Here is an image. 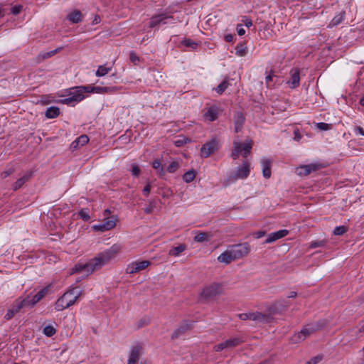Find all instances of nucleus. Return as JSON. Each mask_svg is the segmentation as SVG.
Instances as JSON below:
<instances>
[{
	"mask_svg": "<svg viewBox=\"0 0 364 364\" xmlns=\"http://www.w3.org/2000/svg\"><path fill=\"white\" fill-rule=\"evenodd\" d=\"M326 242L324 240L321 241H316V242H312L309 245L310 248H316L318 247H323L325 245Z\"/></svg>",
	"mask_w": 364,
	"mask_h": 364,
	"instance_id": "obj_48",
	"label": "nucleus"
},
{
	"mask_svg": "<svg viewBox=\"0 0 364 364\" xmlns=\"http://www.w3.org/2000/svg\"><path fill=\"white\" fill-rule=\"evenodd\" d=\"M28 299L30 295H27L26 297H19L13 303L10 309L16 314L23 307H31Z\"/></svg>",
	"mask_w": 364,
	"mask_h": 364,
	"instance_id": "obj_19",
	"label": "nucleus"
},
{
	"mask_svg": "<svg viewBox=\"0 0 364 364\" xmlns=\"http://www.w3.org/2000/svg\"><path fill=\"white\" fill-rule=\"evenodd\" d=\"M195 177H196V172L194 171V170L191 169V170L186 171L183 175V180L186 183H191L194 180Z\"/></svg>",
	"mask_w": 364,
	"mask_h": 364,
	"instance_id": "obj_33",
	"label": "nucleus"
},
{
	"mask_svg": "<svg viewBox=\"0 0 364 364\" xmlns=\"http://www.w3.org/2000/svg\"><path fill=\"white\" fill-rule=\"evenodd\" d=\"M181 46H198V44L192 41L190 39H184L181 42Z\"/></svg>",
	"mask_w": 364,
	"mask_h": 364,
	"instance_id": "obj_51",
	"label": "nucleus"
},
{
	"mask_svg": "<svg viewBox=\"0 0 364 364\" xmlns=\"http://www.w3.org/2000/svg\"><path fill=\"white\" fill-rule=\"evenodd\" d=\"M245 24L247 27H250L252 25V21L249 19H246L245 21Z\"/></svg>",
	"mask_w": 364,
	"mask_h": 364,
	"instance_id": "obj_62",
	"label": "nucleus"
},
{
	"mask_svg": "<svg viewBox=\"0 0 364 364\" xmlns=\"http://www.w3.org/2000/svg\"><path fill=\"white\" fill-rule=\"evenodd\" d=\"M112 70V67H107L105 65H100L96 71L97 77H102L107 74Z\"/></svg>",
	"mask_w": 364,
	"mask_h": 364,
	"instance_id": "obj_35",
	"label": "nucleus"
},
{
	"mask_svg": "<svg viewBox=\"0 0 364 364\" xmlns=\"http://www.w3.org/2000/svg\"><path fill=\"white\" fill-rule=\"evenodd\" d=\"M180 331H181V328H179V329L176 330V331L173 333V335H172V338H175V337L178 336V335L179 334Z\"/></svg>",
	"mask_w": 364,
	"mask_h": 364,
	"instance_id": "obj_63",
	"label": "nucleus"
},
{
	"mask_svg": "<svg viewBox=\"0 0 364 364\" xmlns=\"http://www.w3.org/2000/svg\"><path fill=\"white\" fill-rule=\"evenodd\" d=\"M219 147V140L217 138H212L202 145L200 150V156L202 158H208Z\"/></svg>",
	"mask_w": 364,
	"mask_h": 364,
	"instance_id": "obj_10",
	"label": "nucleus"
},
{
	"mask_svg": "<svg viewBox=\"0 0 364 364\" xmlns=\"http://www.w3.org/2000/svg\"><path fill=\"white\" fill-rule=\"evenodd\" d=\"M79 215L85 221H87L90 218V215H89V212H88V210L87 209H82V210H80V212H79Z\"/></svg>",
	"mask_w": 364,
	"mask_h": 364,
	"instance_id": "obj_43",
	"label": "nucleus"
},
{
	"mask_svg": "<svg viewBox=\"0 0 364 364\" xmlns=\"http://www.w3.org/2000/svg\"><path fill=\"white\" fill-rule=\"evenodd\" d=\"M51 284H48L46 287L41 289L35 295L31 296L30 299H28V301L31 307H33L38 302H39L42 299H43L46 295L50 294Z\"/></svg>",
	"mask_w": 364,
	"mask_h": 364,
	"instance_id": "obj_15",
	"label": "nucleus"
},
{
	"mask_svg": "<svg viewBox=\"0 0 364 364\" xmlns=\"http://www.w3.org/2000/svg\"><path fill=\"white\" fill-rule=\"evenodd\" d=\"M89 142V137L85 135L82 134L77 137L75 141H73L70 144V149L72 150H76L79 148L85 146Z\"/></svg>",
	"mask_w": 364,
	"mask_h": 364,
	"instance_id": "obj_23",
	"label": "nucleus"
},
{
	"mask_svg": "<svg viewBox=\"0 0 364 364\" xmlns=\"http://www.w3.org/2000/svg\"><path fill=\"white\" fill-rule=\"evenodd\" d=\"M131 172L133 176H138L141 170L137 164H132Z\"/></svg>",
	"mask_w": 364,
	"mask_h": 364,
	"instance_id": "obj_49",
	"label": "nucleus"
},
{
	"mask_svg": "<svg viewBox=\"0 0 364 364\" xmlns=\"http://www.w3.org/2000/svg\"><path fill=\"white\" fill-rule=\"evenodd\" d=\"M188 139L183 137L182 139H178L175 140L173 141V143L176 146H181L183 144H186L188 142Z\"/></svg>",
	"mask_w": 364,
	"mask_h": 364,
	"instance_id": "obj_50",
	"label": "nucleus"
},
{
	"mask_svg": "<svg viewBox=\"0 0 364 364\" xmlns=\"http://www.w3.org/2000/svg\"><path fill=\"white\" fill-rule=\"evenodd\" d=\"M290 79L287 81L289 87L295 88L299 85L300 77L299 70L297 68H292L289 73Z\"/></svg>",
	"mask_w": 364,
	"mask_h": 364,
	"instance_id": "obj_21",
	"label": "nucleus"
},
{
	"mask_svg": "<svg viewBox=\"0 0 364 364\" xmlns=\"http://www.w3.org/2000/svg\"><path fill=\"white\" fill-rule=\"evenodd\" d=\"M179 168V164L176 161H173L170 163V164L167 166L166 171L168 173H174Z\"/></svg>",
	"mask_w": 364,
	"mask_h": 364,
	"instance_id": "obj_37",
	"label": "nucleus"
},
{
	"mask_svg": "<svg viewBox=\"0 0 364 364\" xmlns=\"http://www.w3.org/2000/svg\"><path fill=\"white\" fill-rule=\"evenodd\" d=\"M85 93H87L86 86H80L71 88L68 97L63 99L61 102L65 105L75 106L77 103L85 99Z\"/></svg>",
	"mask_w": 364,
	"mask_h": 364,
	"instance_id": "obj_5",
	"label": "nucleus"
},
{
	"mask_svg": "<svg viewBox=\"0 0 364 364\" xmlns=\"http://www.w3.org/2000/svg\"><path fill=\"white\" fill-rule=\"evenodd\" d=\"M219 114V107L216 105H211L203 109V116L205 121L213 122L218 119Z\"/></svg>",
	"mask_w": 364,
	"mask_h": 364,
	"instance_id": "obj_17",
	"label": "nucleus"
},
{
	"mask_svg": "<svg viewBox=\"0 0 364 364\" xmlns=\"http://www.w3.org/2000/svg\"><path fill=\"white\" fill-rule=\"evenodd\" d=\"M151 191V186L149 184H147L144 188H143V193L146 196H148Z\"/></svg>",
	"mask_w": 364,
	"mask_h": 364,
	"instance_id": "obj_60",
	"label": "nucleus"
},
{
	"mask_svg": "<svg viewBox=\"0 0 364 364\" xmlns=\"http://www.w3.org/2000/svg\"><path fill=\"white\" fill-rule=\"evenodd\" d=\"M60 114V109L57 107H50L46 111V117L48 119L57 117Z\"/></svg>",
	"mask_w": 364,
	"mask_h": 364,
	"instance_id": "obj_31",
	"label": "nucleus"
},
{
	"mask_svg": "<svg viewBox=\"0 0 364 364\" xmlns=\"http://www.w3.org/2000/svg\"><path fill=\"white\" fill-rule=\"evenodd\" d=\"M264 235H265V232L263 230H259V231H257L253 233V236L257 239L261 238Z\"/></svg>",
	"mask_w": 364,
	"mask_h": 364,
	"instance_id": "obj_54",
	"label": "nucleus"
},
{
	"mask_svg": "<svg viewBox=\"0 0 364 364\" xmlns=\"http://www.w3.org/2000/svg\"><path fill=\"white\" fill-rule=\"evenodd\" d=\"M235 38V35L232 34V33H225L223 36V38L225 41V42H227V43H233Z\"/></svg>",
	"mask_w": 364,
	"mask_h": 364,
	"instance_id": "obj_47",
	"label": "nucleus"
},
{
	"mask_svg": "<svg viewBox=\"0 0 364 364\" xmlns=\"http://www.w3.org/2000/svg\"><path fill=\"white\" fill-rule=\"evenodd\" d=\"M345 11L340 12L337 14L331 20L329 23L330 27L336 26L340 24L343 20L345 17Z\"/></svg>",
	"mask_w": 364,
	"mask_h": 364,
	"instance_id": "obj_30",
	"label": "nucleus"
},
{
	"mask_svg": "<svg viewBox=\"0 0 364 364\" xmlns=\"http://www.w3.org/2000/svg\"><path fill=\"white\" fill-rule=\"evenodd\" d=\"M252 141H247L245 144H242L239 141H235L233 143V150L231 156L233 159H237L240 155L247 157L252 149Z\"/></svg>",
	"mask_w": 364,
	"mask_h": 364,
	"instance_id": "obj_6",
	"label": "nucleus"
},
{
	"mask_svg": "<svg viewBox=\"0 0 364 364\" xmlns=\"http://www.w3.org/2000/svg\"><path fill=\"white\" fill-rule=\"evenodd\" d=\"M214 349L215 351L218 352V351H220L223 349H225V345H223V342L218 344V345H216L215 347H214Z\"/></svg>",
	"mask_w": 364,
	"mask_h": 364,
	"instance_id": "obj_57",
	"label": "nucleus"
},
{
	"mask_svg": "<svg viewBox=\"0 0 364 364\" xmlns=\"http://www.w3.org/2000/svg\"><path fill=\"white\" fill-rule=\"evenodd\" d=\"M117 218L114 215L107 217L103 221L99 224L94 225L92 229L98 232H105L115 228L117 225Z\"/></svg>",
	"mask_w": 364,
	"mask_h": 364,
	"instance_id": "obj_11",
	"label": "nucleus"
},
{
	"mask_svg": "<svg viewBox=\"0 0 364 364\" xmlns=\"http://www.w3.org/2000/svg\"><path fill=\"white\" fill-rule=\"evenodd\" d=\"M56 332L55 328L53 326H46L43 328V333L47 336H52Z\"/></svg>",
	"mask_w": 364,
	"mask_h": 364,
	"instance_id": "obj_41",
	"label": "nucleus"
},
{
	"mask_svg": "<svg viewBox=\"0 0 364 364\" xmlns=\"http://www.w3.org/2000/svg\"><path fill=\"white\" fill-rule=\"evenodd\" d=\"M82 289L79 287H70L55 303V309L63 311L73 306L82 295Z\"/></svg>",
	"mask_w": 364,
	"mask_h": 364,
	"instance_id": "obj_3",
	"label": "nucleus"
},
{
	"mask_svg": "<svg viewBox=\"0 0 364 364\" xmlns=\"http://www.w3.org/2000/svg\"><path fill=\"white\" fill-rule=\"evenodd\" d=\"M187 249V245L186 244H180L176 247H173L168 251V255L173 257H178L182 252H183Z\"/></svg>",
	"mask_w": 364,
	"mask_h": 364,
	"instance_id": "obj_26",
	"label": "nucleus"
},
{
	"mask_svg": "<svg viewBox=\"0 0 364 364\" xmlns=\"http://www.w3.org/2000/svg\"><path fill=\"white\" fill-rule=\"evenodd\" d=\"M58 48L52 50L50 51L44 52L40 54L39 57L41 60L49 58L52 57L53 55H55L58 52Z\"/></svg>",
	"mask_w": 364,
	"mask_h": 364,
	"instance_id": "obj_39",
	"label": "nucleus"
},
{
	"mask_svg": "<svg viewBox=\"0 0 364 364\" xmlns=\"http://www.w3.org/2000/svg\"><path fill=\"white\" fill-rule=\"evenodd\" d=\"M67 19L73 23H77L82 21V14L80 11L75 10L67 16Z\"/></svg>",
	"mask_w": 364,
	"mask_h": 364,
	"instance_id": "obj_27",
	"label": "nucleus"
},
{
	"mask_svg": "<svg viewBox=\"0 0 364 364\" xmlns=\"http://www.w3.org/2000/svg\"><path fill=\"white\" fill-rule=\"evenodd\" d=\"M30 176L31 173H26L21 178H18L14 185V189L17 190L20 188L24 184V183L28 181Z\"/></svg>",
	"mask_w": 364,
	"mask_h": 364,
	"instance_id": "obj_32",
	"label": "nucleus"
},
{
	"mask_svg": "<svg viewBox=\"0 0 364 364\" xmlns=\"http://www.w3.org/2000/svg\"><path fill=\"white\" fill-rule=\"evenodd\" d=\"M229 83L227 79H225L220 84L215 88V91L218 94H222L228 87Z\"/></svg>",
	"mask_w": 364,
	"mask_h": 364,
	"instance_id": "obj_36",
	"label": "nucleus"
},
{
	"mask_svg": "<svg viewBox=\"0 0 364 364\" xmlns=\"http://www.w3.org/2000/svg\"><path fill=\"white\" fill-rule=\"evenodd\" d=\"M234 129L236 133L241 131L242 126L245 123V118L242 113L238 112L234 115Z\"/></svg>",
	"mask_w": 364,
	"mask_h": 364,
	"instance_id": "obj_24",
	"label": "nucleus"
},
{
	"mask_svg": "<svg viewBox=\"0 0 364 364\" xmlns=\"http://www.w3.org/2000/svg\"><path fill=\"white\" fill-rule=\"evenodd\" d=\"M238 317L241 320H250L257 323H267L272 319L270 314H262L258 311L240 314H238Z\"/></svg>",
	"mask_w": 364,
	"mask_h": 364,
	"instance_id": "obj_7",
	"label": "nucleus"
},
{
	"mask_svg": "<svg viewBox=\"0 0 364 364\" xmlns=\"http://www.w3.org/2000/svg\"><path fill=\"white\" fill-rule=\"evenodd\" d=\"M289 234L287 230H280L277 232H272L267 235L265 240V243H272L276 240L283 238Z\"/></svg>",
	"mask_w": 364,
	"mask_h": 364,
	"instance_id": "obj_22",
	"label": "nucleus"
},
{
	"mask_svg": "<svg viewBox=\"0 0 364 364\" xmlns=\"http://www.w3.org/2000/svg\"><path fill=\"white\" fill-rule=\"evenodd\" d=\"M141 355V347L139 346H134L129 352L127 364H138Z\"/></svg>",
	"mask_w": 364,
	"mask_h": 364,
	"instance_id": "obj_20",
	"label": "nucleus"
},
{
	"mask_svg": "<svg viewBox=\"0 0 364 364\" xmlns=\"http://www.w3.org/2000/svg\"><path fill=\"white\" fill-rule=\"evenodd\" d=\"M129 60L135 65H138L140 61V58L134 53L132 52L129 53Z\"/></svg>",
	"mask_w": 364,
	"mask_h": 364,
	"instance_id": "obj_45",
	"label": "nucleus"
},
{
	"mask_svg": "<svg viewBox=\"0 0 364 364\" xmlns=\"http://www.w3.org/2000/svg\"><path fill=\"white\" fill-rule=\"evenodd\" d=\"M28 299L30 295H27L26 297H19L13 303L10 309L16 314L23 307H31Z\"/></svg>",
	"mask_w": 364,
	"mask_h": 364,
	"instance_id": "obj_18",
	"label": "nucleus"
},
{
	"mask_svg": "<svg viewBox=\"0 0 364 364\" xmlns=\"http://www.w3.org/2000/svg\"><path fill=\"white\" fill-rule=\"evenodd\" d=\"M316 127L322 131H327L331 128V125L330 124L324 123V122H318L316 124Z\"/></svg>",
	"mask_w": 364,
	"mask_h": 364,
	"instance_id": "obj_42",
	"label": "nucleus"
},
{
	"mask_svg": "<svg viewBox=\"0 0 364 364\" xmlns=\"http://www.w3.org/2000/svg\"><path fill=\"white\" fill-rule=\"evenodd\" d=\"M320 168L321 164L318 163L301 165L296 168V173L299 176H307L311 173L318 170Z\"/></svg>",
	"mask_w": 364,
	"mask_h": 364,
	"instance_id": "obj_16",
	"label": "nucleus"
},
{
	"mask_svg": "<svg viewBox=\"0 0 364 364\" xmlns=\"http://www.w3.org/2000/svg\"><path fill=\"white\" fill-rule=\"evenodd\" d=\"M173 17L165 13L153 16L149 21L150 28H158L160 25L173 23Z\"/></svg>",
	"mask_w": 364,
	"mask_h": 364,
	"instance_id": "obj_9",
	"label": "nucleus"
},
{
	"mask_svg": "<svg viewBox=\"0 0 364 364\" xmlns=\"http://www.w3.org/2000/svg\"><path fill=\"white\" fill-rule=\"evenodd\" d=\"M148 260H136L129 263L126 268V273L133 274L145 269L150 265Z\"/></svg>",
	"mask_w": 364,
	"mask_h": 364,
	"instance_id": "obj_12",
	"label": "nucleus"
},
{
	"mask_svg": "<svg viewBox=\"0 0 364 364\" xmlns=\"http://www.w3.org/2000/svg\"><path fill=\"white\" fill-rule=\"evenodd\" d=\"M250 250V245L247 242L232 245L218 257V260L228 264L247 256Z\"/></svg>",
	"mask_w": 364,
	"mask_h": 364,
	"instance_id": "obj_2",
	"label": "nucleus"
},
{
	"mask_svg": "<svg viewBox=\"0 0 364 364\" xmlns=\"http://www.w3.org/2000/svg\"><path fill=\"white\" fill-rule=\"evenodd\" d=\"M87 93H97V94H113L120 90L119 87H100L86 85Z\"/></svg>",
	"mask_w": 364,
	"mask_h": 364,
	"instance_id": "obj_14",
	"label": "nucleus"
},
{
	"mask_svg": "<svg viewBox=\"0 0 364 364\" xmlns=\"http://www.w3.org/2000/svg\"><path fill=\"white\" fill-rule=\"evenodd\" d=\"M194 240L197 242H203L205 241H208L210 238V235L208 232H200V231H195L194 232Z\"/></svg>",
	"mask_w": 364,
	"mask_h": 364,
	"instance_id": "obj_28",
	"label": "nucleus"
},
{
	"mask_svg": "<svg viewBox=\"0 0 364 364\" xmlns=\"http://www.w3.org/2000/svg\"><path fill=\"white\" fill-rule=\"evenodd\" d=\"M223 286L220 283H213L205 286L202 291V296L205 298L220 294L223 291Z\"/></svg>",
	"mask_w": 364,
	"mask_h": 364,
	"instance_id": "obj_13",
	"label": "nucleus"
},
{
	"mask_svg": "<svg viewBox=\"0 0 364 364\" xmlns=\"http://www.w3.org/2000/svg\"><path fill=\"white\" fill-rule=\"evenodd\" d=\"M359 104L362 106H364V96L360 99Z\"/></svg>",
	"mask_w": 364,
	"mask_h": 364,
	"instance_id": "obj_64",
	"label": "nucleus"
},
{
	"mask_svg": "<svg viewBox=\"0 0 364 364\" xmlns=\"http://www.w3.org/2000/svg\"><path fill=\"white\" fill-rule=\"evenodd\" d=\"M326 324L327 321L325 319L316 323L307 324L299 332L295 333L291 337V341L294 343H299L316 331L323 328Z\"/></svg>",
	"mask_w": 364,
	"mask_h": 364,
	"instance_id": "obj_4",
	"label": "nucleus"
},
{
	"mask_svg": "<svg viewBox=\"0 0 364 364\" xmlns=\"http://www.w3.org/2000/svg\"><path fill=\"white\" fill-rule=\"evenodd\" d=\"M15 314H15V313H14V312L11 309H9L7 311L6 314H5V316H4V317H5V318H6V320H9V319H11V318H12Z\"/></svg>",
	"mask_w": 364,
	"mask_h": 364,
	"instance_id": "obj_55",
	"label": "nucleus"
},
{
	"mask_svg": "<svg viewBox=\"0 0 364 364\" xmlns=\"http://www.w3.org/2000/svg\"><path fill=\"white\" fill-rule=\"evenodd\" d=\"M355 133L356 134H360L361 136H364V129L360 127H357L355 129Z\"/></svg>",
	"mask_w": 364,
	"mask_h": 364,
	"instance_id": "obj_58",
	"label": "nucleus"
},
{
	"mask_svg": "<svg viewBox=\"0 0 364 364\" xmlns=\"http://www.w3.org/2000/svg\"><path fill=\"white\" fill-rule=\"evenodd\" d=\"M122 247L119 244H114L109 248L99 253L92 259L86 263H77L71 269L70 274L82 273L85 275L93 272L108 264L112 259L116 257L121 251Z\"/></svg>",
	"mask_w": 364,
	"mask_h": 364,
	"instance_id": "obj_1",
	"label": "nucleus"
},
{
	"mask_svg": "<svg viewBox=\"0 0 364 364\" xmlns=\"http://www.w3.org/2000/svg\"><path fill=\"white\" fill-rule=\"evenodd\" d=\"M250 164L248 161H244L241 166H238L230 173V180L235 181L240 179H245L250 175Z\"/></svg>",
	"mask_w": 364,
	"mask_h": 364,
	"instance_id": "obj_8",
	"label": "nucleus"
},
{
	"mask_svg": "<svg viewBox=\"0 0 364 364\" xmlns=\"http://www.w3.org/2000/svg\"><path fill=\"white\" fill-rule=\"evenodd\" d=\"M239 343V340L237 338H231L228 339L223 342V345H225V348H232L236 346Z\"/></svg>",
	"mask_w": 364,
	"mask_h": 364,
	"instance_id": "obj_38",
	"label": "nucleus"
},
{
	"mask_svg": "<svg viewBox=\"0 0 364 364\" xmlns=\"http://www.w3.org/2000/svg\"><path fill=\"white\" fill-rule=\"evenodd\" d=\"M237 32L239 36H242L245 33V30L242 25H238L237 26Z\"/></svg>",
	"mask_w": 364,
	"mask_h": 364,
	"instance_id": "obj_56",
	"label": "nucleus"
},
{
	"mask_svg": "<svg viewBox=\"0 0 364 364\" xmlns=\"http://www.w3.org/2000/svg\"><path fill=\"white\" fill-rule=\"evenodd\" d=\"M301 136L299 134V131L298 130H295L294 131V140L299 141L301 139Z\"/></svg>",
	"mask_w": 364,
	"mask_h": 364,
	"instance_id": "obj_61",
	"label": "nucleus"
},
{
	"mask_svg": "<svg viewBox=\"0 0 364 364\" xmlns=\"http://www.w3.org/2000/svg\"><path fill=\"white\" fill-rule=\"evenodd\" d=\"M22 9H23V6H21V5H15V6L11 7V12L14 15H18V14H20V12L22 11Z\"/></svg>",
	"mask_w": 364,
	"mask_h": 364,
	"instance_id": "obj_46",
	"label": "nucleus"
},
{
	"mask_svg": "<svg viewBox=\"0 0 364 364\" xmlns=\"http://www.w3.org/2000/svg\"><path fill=\"white\" fill-rule=\"evenodd\" d=\"M152 167L156 170L158 175L160 177H163L166 174V171L164 170L161 162L159 159H155L152 162Z\"/></svg>",
	"mask_w": 364,
	"mask_h": 364,
	"instance_id": "obj_29",
	"label": "nucleus"
},
{
	"mask_svg": "<svg viewBox=\"0 0 364 364\" xmlns=\"http://www.w3.org/2000/svg\"><path fill=\"white\" fill-rule=\"evenodd\" d=\"M230 52L239 57H242L247 53V47H233V49L231 50Z\"/></svg>",
	"mask_w": 364,
	"mask_h": 364,
	"instance_id": "obj_34",
	"label": "nucleus"
},
{
	"mask_svg": "<svg viewBox=\"0 0 364 364\" xmlns=\"http://www.w3.org/2000/svg\"><path fill=\"white\" fill-rule=\"evenodd\" d=\"M13 172H14V168H9V169H7L1 173V177L3 178H5L8 177L9 176H10Z\"/></svg>",
	"mask_w": 364,
	"mask_h": 364,
	"instance_id": "obj_53",
	"label": "nucleus"
},
{
	"mask_svg": "<svg viewBox=\"0 0 364 364\" xmlns=\"http://www.w3.org/2000/svg\"><path fill=\"white\" fill-rule=\"evenodd\" d=\"M272 77H273V75L272 74H269L266 76L265 77V82H266V84L268 87L270 86V82H272Z\"/></svg>",
	"mask_w": 364,
	"mask_h": 364,
	"instance_id": "obj_59",
	"label": "nucleus"
},
{
	"mask_svg": "<svg viewBox=\"0 0 364 364\" xmlns=\"http://www.w3.org/2000/svg\"><path fill=\"white\" fill-rule=\"evenodd\" d=\"M321 356H316L311 358L306 364H317L321 360Z\"/></svg>",
	"mask_w": 364,
	"mask_h": 364,
	"instance_id": "obj_52",
	"label": "nucleus"
},
{
	"mask_svg": "<svg viewBox=\"0 0 364 364\" xmlns=\"http://www.w3.org/2000/svg\"><path fill=\"white\" fill-rule=\"evenodd\" d=\"M155 208V203L154 201H150L149 205L144 209V211L146 214H151Z\"/></svg>",
	"mask_w": 364,
	"mask_h": 364,
	"instance_id": "obj_44",
	"label": "nucleus"
},
{
	"mask_svg": "<svg viewBox=\"0 0 364 364\" xmlns=\"http://www.w3.org/2000/svg\"><path fill=\"white\" fill-rule=\"evenodd\" d=\"M348 230L347 227L344 225L337 226L333 230V234L335 235H343Z\"/></svg>",
	"mask_w": 364,
	"mask_h": 364,
	"instance_id": "obj_40",
	"label": "nucleus"
},
{
	"mask_svg": "<svg viewBox=\"0 0 364 364\" xmlns=\"http://www.w3.org/2000/svg\"><path fill=\"white\" fill-rule=\"evenodd\" d=\"M261 165L263 176L266 178H269L271 176V161L264 158L261 160Z\"/></svg>",
	"mask_w": 364,
	"mask_h": 364,
	"instance_id": "obj_25",
	"label": "nucleus"
}]
</instances>
